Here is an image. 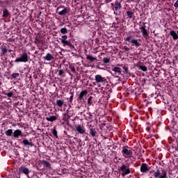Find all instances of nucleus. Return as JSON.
<instances>
[{"mask_svg":"<svg viewBox=\"0 0 178 178\" xmlns=\"http://www.w3.org/2000/svg\"><path fill=\"white\" fill-rule=\"evenodd\" d=\"M76 131L79 133V134H84L86 133V129L83 127V126L78 124L76 127Z\"/></svg>","mask_w":178,"mask_h":178,"instance_id":"nucleus-12","label":"nucleus"},{"mask_svg":"<svg viewBox=\"0 0 178 178\" xmlns=\"http://www.w3.org/2000/svg\"><path fill=\"white\" fill-rule=\"evenodd\" d=\"M111 62V58H103V63H109Z\"/></svg>","mask_w":178,"mask_h":178,"instance_id":"nucleus-30","label":"nucleus"},{"mask_svg":"<svg viewBox=\"0 0 178 178\" xmlns=\"http://www.w3.org/2000/svg\"><path fill=\"white\" fill-rule=\"evenodd\" d=\"M170 35H171V37H172L173 40L178 39V35H177V33H176V31H171L170 32Z\"/></svg>","mask_w":178,"mask_h":178,"instance_id":"nucleus-18","label":"nucleus"},{"mask_svg":"<svg viewBox=\"0 0 178 178\" xmlns=\"http://www.w3.org/2000/svg\"><path fill=\"white\" fill-rule=\"evenodd\" d=\"M22 143L25 146H27V145H29V147H33L34 146V144L33 143V142H29V140H27V139H24L23 141H22Z\"/></svg>","mask_w":178,"mask_h":178,"instance_id":"nucleus-16","label":"nucleus"},{"mask_svg":"<svg viewBox=\"0 0 178 178\" xmlns=\"http://www.w3.org/2000/svg\"><path fill=\"white\" fill-rule=\"evenodd\" d=\"M44 60H47V62H51V60H54V56H52V54L48 53L44 57Z\"/></svg>","mask_w":178,"mask_h":178,"instance_id":"nucleus-14","label":"nucleus"},{"mask_svg":"<svg viewBox=\"0 0 178 178\" xmlns=\"http://www.w3.org/2000/svg\"><path fill=\"white\" fill-rule=\"evenodd\" d=\"M122 9V4L118 0L115 2V10H120Z\"/></svg>","mask_w":178,"mask_h":178,"instance_id":"nucleus-15","label":"nucleus"},{"mask_svg":"<svg viewBox=\"0 0 178 178\" xmlns=\"http://www.w3.org/2000/svg\"><path fill=\"white\" fill-rule=\"evenodd\" d=\"M140 30L143 37L148 36V32L147 31V29H145V24H144V26H142L141 27H140Z\"/></svg>","mask_w":178,"mask_h":178,"instance_id":"nucleus-13","label":"nucleus"},{"mask_svg":"<svg viewBox=\"0 0 178 178\" xmlns=\"http://www.w3.org/2000/svg\"><path fill=\"white\" fill-rule=\"evenodd\" d=\"M61 44H64V45H67V47H70L71 48H74V46H73V44L67 40H64L63 42H61Z\"/></svg>","mask_w":178,"mask_h":178,"instance_id":"nucleus-21","label":"nucleus"},{"mask_svg":"<svg viewBox=\"0 0 178 178\" xmlns=\"http://www.w3.org/2000/svg\"><path fill=\"white\" fill-rule=\"evenodd\" d=\"M122 154L124 158H127V156H131L133 155V151L130 149L123 147Z\"/></svg>","mask_w":178,"mask_h":178,"instance_id":"nucleus-5","label":"nucleus"},{"mask_svg":"<svg viewBox=\"0 0 178 178\" xmlns=\"http://www.w3.org/2000/svg\"><path fill=\"white\" fill-rule=\"evenodd\" d=\"M132 36L131 35H129L125 38H124V41H126L127 42H131L133 47L136 46V48H138V47H140L141 43L138 42V40L137 39H131Z\"/></svg>","mask_w":178,"mask_h":178,"instance_id":"nucleus-1","label":"nucleus"},{"mask_svg":"<svg viewBox=\"0 0 178 178\" xmlns=\"http://www.w3.org/2000/svg\"><path fill=\"white\" fill-rule=\"evenodd\" d=\"M42 163L44 166V168H47V169H51V163L47 161H43Z\"/></svg>","mask_w":178,"mask_h":178,"instance_id":"nucleus-23","label":"nucleus"},{"mask_svg":"<svg viewBox=\"0 0 178 178\" xmlns=\"http://www.w3.org/2000/svg\"><path fill=\"white\" fill-rule=\"evenodd\" d=\"M19 172L20 173H24V175H29V173H30V170L24 166H22L19 168Z\"/></svg>","mask_w":178,"mask_h":178,"instance_id":"nucleus-11","label":"nucleus"},{"mask_svg":"<svg viewBox=\"0 0 178 178\" xmlns=\"http://www.w3.org/2000/svg\"><path fill=\"white\" fill-rule=\"evenodd\" d=\"M113 72H115V73H118V74H122V68L119 67H115L112 69Z\"/></svg>","mask_w":178,"mask_h":178,"instance_id":"nucleus-19","label":"nucleus"},{"mask_svg":"<svg viewBox=\"0 0 178 178\" xmlns=\"http://www.w3.org/2000/svg\"><path fill=\"white\" fill-rule=\"evenodd\" d=\"M57 118L55 115L49 116L46 118V120L48 122H55Z\"/></svg>","mask_w":178,"mask_h":178,"instance_id":"nucleus-20","label":"nucleus"},{"mask_svg":"<svg viewBox=\"0 0 178 178\" xmlns=\"http://www.w3.org/2000/svg\"><path fill=\"white\" fill-rule=\"evenodd\" d=\"M70 69H71V72H76V68L74 66H70Z\"/></svg>","mask_w":178,"mask_h":178,"instance_id":"nucleus-40","label":"nucleus"},{"mask_svg":"<svg viewBox=\"0 0 178 178\" xmlns=\"http://www.w3.org/2000/svg\"><path fill=\"white\" fill-rule=\"evenodd\" d=\"M76 108V109H80V108H81V106L78 105Z\"/></svg>","mask_w":178,"mask_h":178,"instance_id":"nucleus-45","label":"nucleus"},{"mask_svg":"<svg viewBox=\"0 0 178 178\" xmlns=\"http://www.w3.org/2000/svg\"><path fill=\"white\" fill-rule=\"evenodd\" d=\"M118 171L120 172V173H121V176H122V177H124V176H127V175H130L131 173L130 167L127 165H122L119 167Z\"/></svg>","mask_w":178,"mask_h":178,"instance_id":"nucleus-2","label":"nucleus"},{"mask_svg":"<svg viewBox=\"0 0 178 178\" xmlns=\"http://www.w3.org/2000/svg\"><path fill=\"white\" fill-rule=\"evenodd\" d=\"M92 99V97L90 96L88 99V105H91V104H92V102H91V100Z\"/></svg>","mask_w":178,"mask_h":178,"instance_id":"nucleus-39","label":"nucleus"},{"mask_svg":"<svg viewBox=\"0 0 178 178\" xmlns=\"http://www.w3.org/2000/svg\"><path fill=\"white\" fill-rule=\"evenodd\" d=\"M95 80L97 83H105V81H106V79L105 77H102V76L100 74L95 75Z\"/></svg>","mask_w":178,"mask_h":178,"instance_id":"nucleus-7","label":"nucleus"},{"mask_svg":"<svg viewBox=\"0 0 178 178\" xmlns=\"http://www.w3.org/2000/svg\"><path fill=\"white\" fill-rule=\"evenodd\" d=\"M70 99H69V102H70V104H72V102H73V98L74 97V95L73 94V92H70Z\"/></svg>","mask_w":178,"mask_h":178,"instance_id":"nucleus-32","label":"nucleus"},{"mask_svg":"<svg viewBox=\"0 0 178 178\" xmlns=\"http://www.w3.org/2000/svg\"><path fill=\"white\" fill-rule=\"evenodd\" d=\"M87 94H88L87 90H82L79 95L78 99H79V101H85L84 98L87 97Z\"/></svg>","mask_w":178,"mask_h":178,"instance_id":"nucleus-8","label":"nucleus"},{"mask_svg":"<svg viewBox=\"0 0 178 178\" xmlns=\"http://www.w3.org/2000/svg\"><path fill=\"white\" fill-rule=\"evenodd\" d=\"M69 119H70V115H69V114L67 113L63 114V120H65V122H67Z\"/></svg>","mask_w":178,"mask_h":178,"instance_id":"nucleus-26","label":"nucleus"},{"mask_svg":"<svg viewBox=\"0 0 178 178\" xmlns=\"http://www.w3.org/2000/svg\"><path fill=\"white\" fill-rule=\"evenodd\" d=\"M90 136H92V137H95L96 134H97V131H95V129L90 128Z\"/></svg>","mask_w":178,"mask_h":178,"instance_id":"nucleus-25","label":"nucleus"},{"mask_svg":"<svg viewBox=\"0 0 178 178\" xmlns=\"http://www.w3.org/2000/svg\"><path fill=\"white\" fill-rule=\"evenodd\" d=\"M14 138H19V137H23V132L20 129H16L13 132Z\"/></svg>","mask_w":178,"mask_h":178,"instance_id":"nucleus-9","label":"nucleus"},{"mask_svg":"<svg viewBox=\"0 0 178 178\" xmlns=\"http://www.w3.org/2000/svg\"><path fill=\"white\" fill-rule=\"evenodd\" d=\"M53 136L58 138V131H56V129H54L52 131Z\"/></svg>","mask_w":178,"mask_h":178,"instance_id":"nucleus-33","label":"nucleus"},{"mask_svg":"<svg viewBox=\"0 0 178 178\" xmlns=\"http://www.w3.org/2000/svg\"><path fill=\"white\" fill-rule=\"evenodd\" d=\"M15 63H19L20 62H24L26 63V62H29V54L27 53L24 52L21 54V56L19 58H17L15 60Z\"/></svg>","mask_w":178,"mask_h":178,"instance_id":"nucleus-3","label":"nucleus"},{"mask_svg":"<svg viewBox=\"0 0 178 178\" xmlns=\"http://www.w3.org/2000/svg\"><path fill=\"white\" fill-rule=\"evenodd\" d=\"M88 138V136H86V140H87Z\"/></svg>","mask_w":178,"mask_h":178,"instance_id":"nucleus-49","label":"nucleus"},{"mask_svg":"<svg viewBox=\"0 0 178 178\" xmlns=\"http://www.w3.org/2000/svg\"><path fill=\"white\" fill-rule=\"evenodd\" d=\"M35 42H38V44H40V40L35 39Z\"/></svg>","mask_w":178,"mask_h":178,"instance_id":"nucleus-44","label":"nucleus"},{"mask_svg":"<svg viewBox=\"0 0 178 178\" xmlns=\"http://www.w3.org/2000/svg\"><path fill=\"white\" fill-rule=\"evenodd\" d=\"M111 6L113 7V9H115V7H113L115 6V5L113 4V3H111Z\"/></svg>","mask_w":178,"mask_h":178,"instance_id":"nucleus-46","label":"nucleus"},{"mask_svg":"<svg viewBox=\"0 0 178 178\" xmlns=\"http://www.w3.org/2000/svg\"><path fill=\"white\" fill-rule=\"evenodd\" d=\"M56 104L58 108H62L63 104H65V101H63V99H57Z\"/></svg>","mask_w":178,"mask_h":178,"instance_id":"nucleus-17","label":"nucleus"},{"mask_svg":"<svg viewBox=\"0 0 178 178\" xmlns=\"http://www.w3.org/2000/svg\"><path fill=\"white\" fill-rule=\"evenodd\" d=\"M114 15H118V14H116V12H114Z\"/></svg>","mask_w":178,"mask_h":178,"instance_id":"nucleus-48","label":"nucleus"},{"mask_svg":"<svg viewBox=\"0 0 178 178\" xmlns=\"http://www.w3.org/2000/svg\"><path fill=\"white\" fill-rule=\"evenodd\" d=\"M86 59L88 60H90V62H94V61L97 60V58L93 57L92 56H90L88 54L86 55Z\"/></svg>","mask_w":178,"mask_h":178,"instance_id":"nucleus-22","label":"nucleus"},{"mask_svg":"<svg viewBox=\"0 0 178 178\" xmlns=\"http://www.w3.org/2000/svg\"><path fill=\"white\" fill-rule=\"evenodd\" d=\"M138 67L139 70H142L143 72H147L148 70L145 65H139Z\"/></svg>","mask_w":178,"mask_h":178,"instance_id":"nucleus-28","label":"nucleus"},{"mask_svg":"<svg viewBox=\"0 0 178 178\" xmlns=\"http://www.w3.org/2000/svg\"><path fill=\"white\" fill-rule=\"evenodd\" d=\"M19 73H13V74H12V77H13V79H16L17 77H19Z\"/></svg>","mask_w":178,"mask_h":178,"instance_id":"nucleus-36","label":"nucleus"},{"mask_svg":"<svg viewBox=\"0 0 178 178\" xmlns=\"http://www.w3.org/2000/svg\"><path fill=\"white\" fill-rule=\"evenodd\" d=\"M63 74H65V71H63V70H60L58 71V76H63Z\"/></svg>","mask_w":178,"mask_h":178,"instance_id":"nucleus-35","label":"nucleus"},{"mask_svg":"<svg viewBox=\"0 0 178 178\" xmlns=\"http://www.w3.org/2000/svg\"><path fill=\"white\" fill-rule=\"evenodd\" d=\"M124 49H125V51H130V49L128 48L127 46H124Z\"/></svg>","mask_w":178,"mask_h":178,"instance_id":"nucleus-42","label":"nucleus"},{"mask_svg":"<svg viewBox=\"0 0 178 178\" xmlns=\"http://www.w3.org/2000/svg\"><path fill=\"white\" fill-rule=\"evenodd\" d=\"M154 177H158V178H168L166 172L163 171L162 172H161L159 170H157V171L154 172Z\"/></svg>","mask_w":178,"mask_h":178,"instance_id":"nucleus-4","label":"nucleus"},{"mask_svg":"<svg viewBox=\"0 0 178 178\" xmlns=\"http://www.w3.org/2000/svg\"><path fill=\"white\" fill-rule=\"evenodd\" d=\"M127 14L129 19H131L133 17V13L131 11H127Z\"/></svg>","mask_w":178,"mask_h":178,"instance_id":"nucleus-34","label":"nucleus"},{"mask_svg":"<svg viewBox=\"0 0 178 178\" xmlns=\"http://www.w3.org/2000/svg\"><path fill=\"white\" fill-rule=\"evenodd\" d=\"M6 54H8V49H6V47H3L1 49V55H5Z\"/></svg>","mask_w":178,"mask_h":178,"instance_id":"nucleus-29","label":"nucleus"},{"mask_svg":"<svg viewBox=\"0 0 178 178\" xmlns=\"http://www.w3.org/2000/svg\"><path fill=\"white\" fill-rule=\"evenodd\" d=\"M149 169L148 168V165L147 163H142L140 165V172L142 173H147Z\"/></svg>","mask_w":178,"mask_h":178,"instance_id":"nucleus-10","label":"nucleus"},{"mask_svg":"<svg viewBox=\"0 0 178 178\" xmlns=\"http://www.w3.org/2000/svg\"><path fill=\"white\" fill-rule=\"evenodd\" d=\"M67 40V35H63L61 39V42H63V41H66Z\"/></svg>","mask_w":178,"mask_h":178,"instance_id":"nucleus-37","label":"nucleus"},{"mask_svg":"<svg viewBox=\"0 0 178 178\" xmlns=\"http://www.w3.org/2000/svg\"><path fill=\"white\" fill-rule=\"evenodd\" d=\"M175 8H178V0L174 3Z\"/></svg>","mask_w":178,"mask_h":178,"instance_id":"nucleus-41","label":"nucleus"},{"mask_svg":"<svg viewBox=\"0 0 178 178\" xmlns=\"http://www.w3.org/2000/svg\"><path fill=\"white\" fill-rule=\"evenodd\" d=\"M5 134L8 137H10V136H12V134H13V130L8 129V130L6 131Z\"/></svg>","mask_w":178,"mask_h":178,"instance_id":"nucleus-27","label":"nucleus"},{"mask_svg":"<svg viewBox=\"0 0 178 178\" xmlns=\"http://www.w3.org/2000/svg\"><path fill=\"white\" fill-rule=\"evenodd\" d=\"M110 2H112V0H105V3H109Z\"/></svg>","mask_w":178,"mask_h":178,"instance_id":"nucleus-43","label":"nucleus"},{"mask_svg":"<svg viewBox=\"0 0 178 178\" xmlns=\"http://www.w3.org/2000/svg\"><path fill=\"white\" fill-rule=\"evenodd\" d=\"M175 151L178 152V146L175 147Z\"/></svg>","mask_w":178,"mask_h":178,"instance_id":"nucleus-47","label":"nucleus"},{"mask_svg":"<svg viewBox=\"0 0 178 178\" xmlns=\"http://www.w3.org/2000/svg\"><path fill=\"white\" fill-rule=\"evenodd\" d=\"M61 34H67V29L66 28H62L60 29Z\"/></svg>","mask_w":178,"mask_h":178,"instance_id":"nucleus-31","label":"nucleus"},{"mask_svg":"<svg viewBox=\"0 0 178 178\" xmlns=\"http://www.w3.org/2000/svg\"><path fill=\"white\" fill-rule=\"evenodd\" d=\"M3 17H9V11L6 8L3 10Z\"/></svg>","mask_w":178,"mask_h":178,"instance_id":"nucleus-24","label":"nucleus"},{"mask_svg":"<svg viewBox=\"0 0 178 178\" xmlns=\"http://www.w3.org/2000/svg\"><path fill=\"white\" fill-rule=\"evenodd\" d=\"M6 95H7V97H8L9 98L13 97V92H10L6 94Z\"/></svg>","mask_w":178,"mask_h":178,"instance_id":"nucleus-38","label":"nucleus"},{"mask_svg":"<svg viewBox=\"0 0 178 178\" xmlns=\"http://www.w3.org/2000/svg\"><path fill=\"white\" fill-rule=\"evenodd\" d=\"M57 11L58 12V15H60V16H65V15L67 13V8L64 6L58 7L57 8Z\"/></svg>","mask_w":178,"mask_h":178,"instance_id":"nucleus-6","label":"nucleus"}]
</instances>
